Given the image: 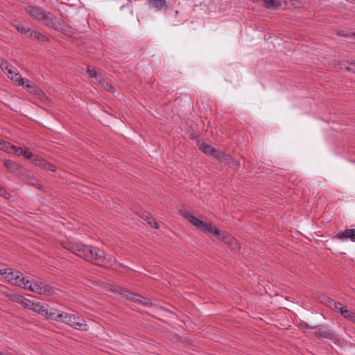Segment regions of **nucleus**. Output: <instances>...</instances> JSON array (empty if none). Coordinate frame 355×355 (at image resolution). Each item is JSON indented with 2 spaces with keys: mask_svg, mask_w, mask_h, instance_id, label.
Wrapping results in <instances>:
<instances>
[{
  "mask_svg": "<svg viewBox=\"0 0 355 355\" xmlns=\"http://www.w3.org/2000/svg\"><path fill=\"white\" fill-rule=\"evenodd\" d=\"M62 245L65 249L76 256L86 261H91L97 266H107V264H110V266H112L117 263L116 258L112 255L107 256L103 250L90 245L71 242L63 243Z\"/></svg>",
  "mask_w": 355,
  "mask_h": 355,
  "instance_id": "f257e3e1",
  "label": "nucleus"
},
{
  "mask_svg": "<svg viewBox=\"0 0 355 355\" xmlns=\"http://www.w3.org/2000/svg\"><path fill=\"white\" fill-rule=\"evenodd\" d=\"M0 275L11 284L28 289L32 278L25 277L24 274L19 271H13L12 268H5L0 270Z\"/></svg>",
  "mask_w": 355,
  "mask_h": 355,
  "instance_id": "f03ea898",
  "label": "nucleus"
},
{
  "mask_svg": "<svg viewBox=\"0 0 355 355\" xmlns=\"http://www.w3.org/2000/svg\"><path fill=\"white\" fill-rule=\"evenodd\" d=\"M26 12L34 19L42 23L48 28L55 20V16L50 12H46L42 8L29 5L25 8Z\"/></svg>",
  "mask_w": 355,
  "mask_h": 355,
  "instance_id": "7ed1b4c3",
  "label": "nucleus"
},
{
  "mask_svg": "<svg viewBox=\"0 0 355 355\" xmlns=\"http://www.w3.org/2000/svg\"><path fill=\"white\" fill-rule=\"evenodd\" d=\"M28 290L40 295H52L54 294V288L50 285L44 284L42 282L31 279Z\"/></svg>",
  "mask_w": 355,
  "mask_h": 355,
  "instance_id": "20e7f679",
  "label": "nucleus"
},
{
  "mask_svg": "<svg viewBox=\"0 0 355 355\" xmlns=\"http://www.w3.org/2000/svg\"><path fill=\"white\" fill-rule=\"evenodd\" d=\"M52 21V24H51L49 28L60 31L68 36H72L76 33V30L66 24L63 20L58 19L55 17V20Z\"/></svg>",
  "mask_w": 355,
  "mask_h": 355,
  "instance_id": "39448f33",
  "label": "nucleus"
},
{
  "mask_svg": "<svg viewBox=\"0 0 355 355\" xmlns=\"http://www.w3.org/2000/svg\"><path fill=\"white\" fill-rule=\"evenodd\" d=\"M314 329L317 331L313 334L318 338L327 340H334L336 338L334 331L327 326H315Z\"/></svg>",
  "mask_w": 355,
  "mask_h": 355,
  "instance_id": "423d86ee",
  "label": "nucleus"
},
{
  "mask_svg": "<svg viewBox=\"0 0 355 355\" xmlns=\"http://www.w3.org/2000/svg\"><path fill=\"white\" fill-rule=\"evenodd\" d=\"M184 217L193 225L196 227L199 230L202 232H207L209 230V225L211 223H205L199 218H196L193 215L191 214L189 212H186L184 214Z\"/></svg>",
  "mask_w": 355,
  "mask_h": 355,
  "instance_id": "0eeeda50",
  "label": "nucleus"
},
{
  "mask_svg": "<svg viewBox=\"0 0 355 355\" xmlns=\"http://www.w3.org/2000/svg\"><path fill=\"white\" fill-rule=\"evenodd\" d=\"M5 167L17 177H24L26 174V170L17 163L11 160H5Z\"/></svg>",
  "mask_w": 355,
  "mask_h": 355,
  "instance_id": "6e6552de",
  "label": "nucleus"
},
{
  "mask_svg": "<svg viewBox=\"0 0 355 355\" xmlns=\"http://www.w3.org/2000/svg\"><path fill=\"white\" fill-rule=\"evenodd\" d=\"M65 324L73 327L76 329H83L86 327L85 321L74 314H68Z\"/></svg>",
  "mask_w": 355,
  "mask_h": 355,
  "instance_id": "1a4fd4ad",
  "label": "nucleus"
},
{
  "mask_svg": "<svg viewBox=\"0 0 355 355\" xmlns=\"http://www.w3.org/2000/svg\"><path fill=\"white\" fill-rule=\"evenodd\" d=\"M32 162L40 167H42L44 169L49 170L51 171H55L56 167L52 164L51 163L49 162L46 159H43L42 157L39 155H35L34 157V159H33Z\"/></svg>",
  "mask_w": 355,
  "mask_h": 355,
  "instance_id": "9d476101",
  "label": "nucleus"
},
{
  "mask_svg": "<svg viewBox=\"0 0 355 355\" xmlns=\"http://www.w3.org/2000/svg\"><path fill=\"white\" fill-rule=\"evenodd\" d=\"M126 295L127 299L131 300L132 302L139 303L147 307L150 306L152 304L149 299L143 297L141 295L136 294L135 293H128Z\"/></svg>",
  "mask_w": 355,
  "mask_h": 355,
  "instance_id": "9b49d317",
  "label": "nucleus"
},
{
  "mask_svg": "<svg viewBox=\"0 0 355 355\" xmlns=\"http://www.w3.org/2000/svg\"><path fill=\"white\" fill-rule=\"evenodd\" d=\"M219 239L229 244L234 250H239L241 249V245L237 240L227 232H223Z\"/></svg>",
  "mask_w": 355,
  "mask_h": 355,
  "instance_id": "f8f14e48",
  "label": "nucleus"
},
{
  "mask_svg": "<svg viewBox=\"0 0 355 355\" xmlns=\"http://www.w3.org/2000/svg\"><path fill=\"white\" fill-rule=\"evenodd\" d=\"M23 86L26 87L30 93L37 96L39 98H42L44 96V93L42 90L27 79L25 85Z\"/></svg>",
  "mask_w": 355,
  "mask_h": 355,
  "instance_id": "ddd939ff",
  "label": "nucleus"
},
{
  "mask_svg": "<svg viewBox=\"0 0 355 355\" xmlns=\"http://www.w3.org/2000/svg\"><path fill=\"white\" fill-rule=\"evenodd\" d=\"M335 237L342 241L350 239L355 242V229H345L338 232Z\"/></svg>",
  "mask_w": 355,
  "mask_h": 355,
  "instance_id": "4468645a",
  "label": "nucleus"
},
{
  "mask_svg": "<svg viewBox=\"0 0 355 355\" xmlns=\"http://www.w3.org/2000/svg\"><path fill=\"white\" fill-rule=\"evenodd\" d=\"M14 69H8V76L13 81L18 83L19 85H25L26 79L22 78L18 72L13 70Z\"/></svg>",
  "mask_w": 355,
  "mask_h": 355,
  "instance_id": "2eb2a0df",
  "label": "nucleus"
},
{
  "mask_svg": "<svg viewBox=\"0 0 355 355\" xmlns=\"http://www.w3.org/2000/svg\"><path fill=\"white\" fill-rule=\"evenodd\" d=\"M105 288H110V291L114 293H116V294H119L120 295H122L125 298L127 299V293H131L130 291L128 290H126L119 286H116V285H114V284H107L105 286Z\"/></svg>",
  "mask_w": 355,
  "mask_h": 355,
  "instance_id": "dca6fc26",
  "label": "nucleus"
},
{
  "mask_svg": "<svg viewBox=\"0 0 355 355\" xmlns=\"http://www.w3.org/2000/svg\"><path fill=\"white\" fill-rule=\"evenodd\" d=\"M198 146L199 150H201L203 153L207 155V156H211L213 154V152L215 149L211 145L205 144L202 141H198Z\"/></svg>",
  "mask_w": 355,
  "mask_h": 355,
  "instance_id": "f3484780",
  "label": "nucleus"
},
{
  "mask_svg": "<svg viewBox=\"0 0 355 355\" xmlns=\"http://www.w3.org/2000/svg\"><path fill=\"white\" fill-rule=\"evenodd\" d=\"M26 182L28 185L36 187L39 190L43 189V185L40 181L34 176L26 175Z\"/></svg>",
  "mask_w": 355,
  "mask_h": 355,
  "instance_id": "a211bd4d",
  "label": "nucleus"
},
{
  "mask_svg": "<svg viewBox=\"0 0 355 355\" xmlns=\"http://www.w3.org/2000/svg\"><path fill=\"white\" fill-rule=\"evenodd\" d=\"M224 162L230 168L234 169H238L241 166L239 161L233 159L232 156L228 154H227Z\"/></svg>",
  "mask_w": 355,
  "mask_h": 355,
  "instance_id": "6ab92c4d",
  "label": "nucleus"
},
{
  "mask_svg": "<svg viewBox=\"0 0 355 355\" xmlns=\"http://www.w3.org/2000/svg\"><path fill=\"white\" fill-rule=\"evenodd\" d=\"M31 310L44 316L46 314V306L42 305L40 302H33Z\"/></svg>",
  "mask_w": 355,
  "mask_h": 355,
  "instance_id": "aec40b11",
  "label": "nucleus"
},
{
  "mask_svg": "<svg viewBox=\"0 0 355 355\" xmlns=\"http://www.w3.org/2000/svg\"><path fill=\"white\" fill-rule=\"evenodd\" d=\"M148 3L157 8V10H162V8H166L167 5L165 0H148Z\"/></svg>",
  "mask_w": 355,
  "mask_h": 355,
  "instance_id": "412c9836",
  "label": "nucleus"
},
{
  "mask_svg": "<svg viewBox=\"0 0 355 355\" xmlns=\"http://www.w3.org/2000/svg\"><path fill=\"white\" fill-rule=\"evenodd\" d=\"M28 36L32 39L37 40L42 42L49 41V38L46 35L37 31H32Z\"/></svg>",
  "mask_w": 355,
  "mask_h": 355,
  "instance_id": "4be33fe9",
  "label": "nucleus"
},
{
  "mask_svg": "<svg viewBox=\"0 0 355 355\" xmlns=\"http://www.w3.org/2000/svg\"><path fill=\"white\" fill-rule=\"evenodd\" d=\"M48 305L46 306V314H44V316L49 320H55L56 318L58 316V311L53 308H48Z\"/></svg>",
  "mask_w": 355,
  "mask_h": 355,
  "instance_id": "5701e85b",
  "label": "nucleus"
},
{
  "mask_svg": "<svg viewBox=\"0 0 355 355\" xmlns=\"http://www.w3.org/2000/svg\"><path fill=\"white\" fill-rule=\"evenodd\" d=\"M98 81L99 85H101L104 89L110 92L111 93H114L115 89L114 86L112 84H110L108 81H107L105 79L100 78L98 80Z\"/></svg>",
  "mask_w": 355,
  "mask_h": 355,
  "instance_id": "b1692460",
  "label": "nucleus"
},
{
  "mask_svg": "<svg viewBox=\"0 0 355 355\" xmlns=\"http://www.w3.org/2000/svg\"><path fill=\"white\" fill-rule=\"evenodd\" d=\"M226 155L227 153L225 151H222L217 148H215L211 157L216 159L219 162H223L225 161Z\"/></svg>",
  "mask_w": 355,
  "mask_h": 355,
  "instance_id": "393cba45",
  "label": "nucleus"
},
{
  "mask_svg": "<svg viewBox=\"0 0 355 355\" xmlns=\"http://www.w3.org/2000/svg\"><path fill=\"white\" fill-rule=\"evenodd\" d=\"M341 315L345 318L355 323V313L351 310L347 309V307L345 308L344 310L341 311Z\"/></svg>",
  "mask_w": 355,
  "mask_h": 355,
  "instance_id": "a878e982",
  "label": "nucleus"
},
{
  "mask_svg": "<svg viewBox=\"0 0 355 355\" xmlns=\"http://www.w3.org/2000/svg\"><path fill=\"white\" fill-rule=\"evenodd\" d=\"M3 293L6 295V296L12 302L19 303L21 301L22 298V295H19L15 293H8L7 291L3 292Z\"/></svg>",
  "mask_w": 355,
  "mask_h": 355,
  "instance_id": "bb28decb",
  "label": "nucleus"
},
{
  "mask_svg": "<svg viewBox=\"0 0 355 355\" xmlns=\"http://www.w3.org/2000/svg\"><path fill=\"white\" fill-rule=\"evenodd\" d=\"M20 153H16V155H23L24 158L26 159H34L36 155H33L28 148L23 149L19 147Z\"/></svg>",
  "mask_w": 355,
  "mask_h": 355,
  "instance_id": "cd10ccee",
  "label": "nucleus"
},
{
  "mask_svg": "<svg viewBox=\"0 0 355 355\" xmlns=\"http://www.w3.org/2000/svg\"><path fill=\"white\" fill-rule=\"evenodd\" d=\"M16 148L15 146L11 145L9 142L3 139L1 140L0 150L7 153H12V149Z\"/></svg>",
  "mask_w": 355,
  "mask_h": 355,
  "instance_id": "c85d7f7f",
  "label": "nucleus"
},
{
  "mask_svg": "<svg viewBox=\"0 0 355 355\" xmlns=\"http://www.w3.org/2000/svg\"><path fill=\"white\" fill-rule=\"evenodd\" d=\"M15 27L19 33L24 35H26L28 33L30 34V33L32 31L31 28L24 26L20 22H18L17 24H15Z\"/></svg>",
  "mask_w": 355,
  "mask_h": 355,
  "instance_id": "c756f323",
  "label": "nucleus"
},
{
  "mask_svg": "<svg viewBox=\"0 0 355 355\" xmlns=\"http://www.w3.org/2000/svg\"><path fill=\"white\" fill-rule=\"evenodd\" d=\"M209 227L207 232L213 234L216 237H217L219 239L222 234L220 230L215 225H214L212 223L209 224Z\"/></svg>",
  "mask_w": 355,
  "mask_h": 355,
  "instance_id": "7c9ffc66",
  "label": "nucleus"
},
{
  "mask_svg": "<svg viewBox=\"0 0 355 355\" xmlns=\"http://www.w3.org/2000/svg\"><path fill=\"white\" fill-rule=\"evenodd\" d=\"M320 302L330 309H331L332 306L335 304V300L327 296H323L321 298Z\"/></svg>",
  "mask_w": 355,
  "mask_h": 355,
  "instance_id": "2f4dec72",
  "label": "nucleus"
},
{
  "mask_svg": "<svg viewBox=\"0 0 355 355\" xmlns=\"http://www.w3.org/2000/svg\"><path fill=\"white\" fill-rule=\"evenodd\" d=\"M19 304H21L24 308H27L31 310V307L33 306V302L30 300L26 299L24 296L22 297Z\"/></svg>",
  "mask_w": 355,
  "mask_h": 355,
  "instance_id": "473e14b6",
  "label": "nucleus"
},
{
  "mask_svg": "<svg viewBox=\"0 0 355 355\" xmlns=\"http://www.w3.org/2000/svg\"><path fill=\"white\" fill-rule=\"evenodd\" d=\"M146 221L148 225H150L152 227L155 229H158L159 227L158 223L156 221V220L153 218L152 215L147 218Z\"/></svg>",
  "mask_w": 355,
  "mask_h": 355,
  "instance_id": "72a5a7b5",
  "label": "nucleus"
},
{
  "mask_svg": "<svg viewBox=\"0 0 355 355\" xmlns=\"http://www.w3.org/2000/svg\"><path fill=\"white\" fill-rule=\"evenodd\" d=\"M346 308V306H344L342 303L336 302L335 304L332 306L331 309L337 311H340L341 313V311L344 310V309Z\"/></svg>",
  "mask_w": 355,
  "mask_h": 355,
  "instance_id": "f704fd0d",
  "label": "nucleus"
},
{
  "mask_svg": "<svg viewBox=\"0 0 355 355\" xmlns=\"http://www.w3.org/2000/svg\"><path fill=\"white\" fill-rule=\"evenodd\" d=\"M68 314L67 313L58 311V316L56 318L55 321L65 323Z\"/></svg>",
  "mask_w": 355,
  "mask_h": 355,
  "instance_id": "c9c22d12",
  "label": "nucleus"
},
{
  "mask_svg": "<svg viewBox=\"0 0 355 355\" xmlns=\"http://www.w3.org/2000/svg\"><path fill=\"white\" fill-rule=\"evenodd\" d=\"M0 67L2 70H7L8 72V69H14L12 66L10 65L8 62L3 60H0Z\"/></svg>",
  "mask_w": 355,
  "mask_h": 355,
  "instance_id": "e433bc0d",
  "label": "nucleus"
},
{
  "mask_svg": "<svg viewBox=\"0 0 355 355\" xmlns=\"http://www.w3.org/2000/svg\"><path fill=\"white\" fill-rule=\"evenodd\" d=\"M344 70L355 73V61L348 63V66L344 67Z\"/></svg>",
  "mask_w": 355,
  "mask_h": 355,
  "instance_id": "4c0bfd02",
  "label": "nucleus"
},
{
  "mask_svg": "<svg viewBox=\"0 0 355 355\" xmlns=\"http://www.w3.org/2000/svg\"><path fill=\"white\" fill-rule=\"evenodd\" d=\"M87 73L90 78H98V74L95 69H91L89 67H87Z\"/></svg>",
  "mask_w": 355,
  "mask_h": 355,
  "instance_id": "58836bf2",
  "label": "nucleus"
},
{
  "mask_svg": "<svg viewBox=\"0 0 355 355\" xmlns=\"http://www.w3.org/2000/svg\"><path fill=\"white\" fill-rule=\"evenodd\" d=\"M298 327L300 328H305V329H314V327H312L311 325H309L308 323L304 322V321H300L299 324H298Z\"/></svg>",
  "mask_w": 355,
  "mask_h": 355,
  "instance_id": "ea45409f",
  "label": "nucleus"
},
{
  "mask_svg": "<svg viewBox=\"0 0 355 355\" xmlns=\"http://www.w3.org/2000/svg\"><path fill=\"white\" fill-rule=\"evenodd\" d=\"M275 0H263V2L265 3L266 7L267 8H271L274 7L275 5Z\"/></svg>",
  "mask_w": 355,
  "mask_h": 355,
  "instance_id": "a19ab883",
  "label": "nucleus"
},
{
  "mask_svg": "<svg viewBox=\"0 0 355 355\" xmlns=\"http://www.w3.org/2000/svg\"><path fill=\"white\" fill-rule=\"evenodd\" d=\"M0 196H3V198L8 199L10 197V194L6 191L5 189H3L2 187L0 186Z\"/></svg>",
  "mask_w": 355,
  "mask_h": 355,
  "instance_id": "79ce46f5",
  "label": "nucleus"
},
{
  "mask_svg": "<svg viewBox=\"0 0 355 355\" xmlns=\"http://www.w3.org/2000/svg\"><path fill=\"white\" fill-rule=\"evenodd\" d=\"M150 215L151 214L148 211L139 212V216L145 220H146V218H148Z\"/></svg>",
  "mask_w": 355,
  "mask_h": 355,
  "instance_id": "37998d69",
  "label": "nucleus"
},
{
  "mask_svg": "<svg viewBox=\"0 0 355 355\" xmlns=\"http://www.w3.org/2000/svg\"><path fill=\"white\" fill-rule=\"evenodd\" d=\"M13 151L14 154L16 155V153H20L19 148H17L12 149V152Z\"/></svg>",
  "mask_w": 355,
  "mask_h": 355,
  "instance_id": "c03bdc74",
  "label": "nucleus"
},
{
  "mask_svg": "<svg viewBox=\"0 0 355 355\" xmlns=\"http://www.w3.org/2000/svg\"><path fill=\"white\" fill-rule=\"evenodd\" d=\"M119 266L122 267V266H124L123 264H121V263H119Z\"/></svg>",
  "mask_w": 355,
  "mask_h": 355,
  "instance_id": "a18cd8bd",
  "label": "nucleus"
},
{
  "mask_svg": "<svg viewBox=\"0 0 355 355\" xmlns=\"http://www.w3.org/2000/svg\"><path fill=\"white\" fill-rule=\"evenodd\" d=\"M0 355H3V354L1 352H0Z\"/></svg>",
  "mask_w": 355,
  "mask_h": 355,
  "instance_id": "49530a36",
  "label": "nucleus"
}]
</instances>
